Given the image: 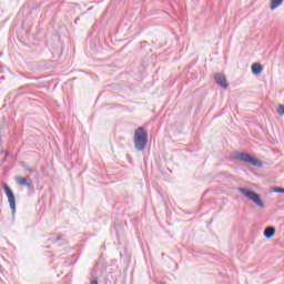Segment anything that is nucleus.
I'll return each mask as SVG.
<instances>
[{"mask_svg":"<svg viewBox=\"0 0 284 284\" xmlns=\"http://www.w3.org/2000/svg\"><path fill=\"white\" fill-rule=\"evenodd\" d=\"M90 284H99L98 280H92Z\"/></svg>","mask_w":284,"mask_h":284,"instance_id":"obj_13","label":"nucleus"},{"mask_svg":"<svg viewBox=\"0 0 284 284\" xmlns=\"http://www.w3.org/2000/svg\"><path fill=\"white\" fill-rule=\"evenodd\" d=\"M16 183H18V185H23L24 187H32V183L28 182V179L23 176H17Z\"/></svg>","mask_w":284,"mask_h":284,"instance_id":"obj_6","label":"nucleus"},{"mask_svg":"<svg viewBox=\"0 0 284 284\" xmlns=\"http://www.w3.org/2000/svg\"><path fill=\"white\" fill-rule=\"evenodd\" d=\"M233 159L236 161H243L244 163H250V165H254V168H263V162H261V160L250 155L246 152H235L233 154Z\"/></svg>","mask_w":284,"mask_h":284,"instance_id":"obj_3","label":"nucleus"},{"mask_svg":"<svg viewBox=\"0 0 284 284\" xmlns=\"http://www.w3.org/2000/svg\"><path fill=\"white\" fill-rule=\"evenodd\" d=\"M21 165H22V168H28V165H26V162H21Z\"/></svg>","mask_w":284,"mask_h":284,"instance_id":"obj_15","label":"nucleus"},{"mask_svg":"<svg viewBox=\"0 0 284 284\" xmlns=\"http://www.w3.org/2000/svg\"><path fill=\"white\" fill-rule=\"evenodd\" d=\"M2 187L4 190V194L9 201L10 209L12 211V214L14 215L17 213V199L14 197V192L12 189H10V185L3 183Z\"/></svg>","mask_w":284,"mask_h":284,"instance_id":"obj_4","label":"nucleus"},{"mask_svg":"<svg viewBox=\"0 0 284 284\" xmlns=\"http://www.w3.org/2000/svg\"><path fill=\"white\" fill-rule=\"evenodd\" d=\"M61 239H63V234H59V235L55 237V241H61Z\"/></svg>","mask_w":284,"mask_h":284,"instance_id":"obj_12","label":"nucleus"},{"mask_svg":"<svg viewBox=\"0 0 284 284\" xmlns=\"http://www.w3.org/2000/svg\"><path fill=\"white\" fill-rule=\"evenodd\" d=\"M237 192L243 194V196H245L250 201H253V203H255V205H257V207H261L262 210H263V207H265V203L263 202V200H261V195L258 193H256L250 189H246V187H239Z\"/></svg>","mask_w":284,"mask_h":284,"instance_id":"obj_2","label":"nucleus"},{"mask_svg":"<svg viewBox=\"0 0 284 284\" xmlns=\"http://www.w3.org/2000/svg\"><path fill=\"white\" fill-rule=\"evenodd\" d=\"M0 154H3V151H0Z\"/></svg>","mask_w":284,"mask_h":284,"instance_id":"obj_16","label":"nucleus"},{"mask_svg":"<svg viewBox=\"0 0 284 284\" xmlns=\"http://www.w3.org/2000/svg\"><path fill=\"white\" fill-rule=\"evenodd\" d=\"M284 0H271V10H276V8H280V6H283Z\"/></svg>","mask_w":284,"mask_h":284,"instance_id":"obj_9","label":"nucleus"},{"mask_svg":"<svg viewBox=\"0 0 284 284\" xmlns=\"http://www.w3.org/2000/svg\"><path fill=\"white\" fill-rule=\"evenodd\" d=\"M273 192L276 194H284V187L275 186L273 187Z\"/></svg>","mask_w":284,"mask_h":284,"instance_id":"obj_10","label":"nucleus"},{"mask_svg":"<svg viewBox=\"0 0 284 284\" xmlns=\"http://www.w3.org/2000/svg\"><path fill=\"white\" fill-rule=\"evenodd\" d=\"M26 170H28V172L32 173V168L27 166V169H26Z\"/></svg>","mask_w":284,"mask_h":284,"instance_id":"obj_14","label":"nucleus"},{"mask_svg":"<svg viewBox=\"0 0 284 284\" xmlns=\"http://www.w3.org/2000/svg\"><path fill=\"white\" fill-rule=\"evenodd\" d=\"M133 141L138 152H143V150H145V146L148 145V131H145V128L139 126L135 130Z\"/></svg>","mask_w":284,"mask_h":284,"instance_id":"obj_1","label":"nucleus"},{"mask_svg":"<svg viewBox=\"0 0 284 284\" xmlns=\"http://www.w3.org/2000/svg\"><path fill=\"white\" fill-rule=\"evenodd\" d=\"M214 80H215L217 85H220L221 88H224V90H226V88H227V79L223 74L216 73L214 75Z\"/></svg>","mask_w":284,"mask_h":284,"instance_id":"obj_5","label":"nucleus"},{"mask_svg":"<svg viewBox=\"0 0 284 284\" xmlns=\"http://www.w3.org/2000/svg\"><path fill=\"white\" fill-rule=\"evenodd\" d=\"M277 114H280V116H284V105L280 104L277 108Z\"/></svg>","mask_w":284,"mask_h":284,"instance_id":"obj_11","label":"nucleus"},{"mask_svg":"<svg viewBox=\"0 0 284 284\" xmlns=\"http://www.w3.org/2000/svg\"><path fill=\"white\" fill-rule=\"evenodd\" d=\"M276 234V229L274 226H267L264 230L265 239H272Z\"/></svg>","mask_w":284,"mask_h":284,"instance_id":"obj_8","label":"nucleus"},{"mask_svg":"<svg viewBox=\"0 0 284 284\" xmlns=\"http://www.w3.org/2000/svg\"><path fill=\"white\" fill-rule=\"evenodd\" d=\"M251 70L253 74L258 75L263 72V64L255 62L252 64Z\"/></svg>","mask_w":284,"mask_h":284,"instance_id":"obj_7","label":"nucleus"}]
</instances>
